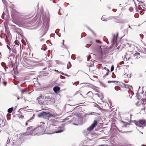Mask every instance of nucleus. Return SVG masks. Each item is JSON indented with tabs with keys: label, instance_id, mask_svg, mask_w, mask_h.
<instances>
[{
	"label": "nucleus",
	"instance_id": "nucleus-1",
	"mask_svg": "<svg viewBox=\"0 0 146 146\" xmlns=\"http://www.w3.org/2000/svg\"><path fill=\"white\" fill-rule=\"evenodd\" d=\"M40 123V125L34 129L33 131L35 133V135L36 134L37 135H39L43 133H45L46 124L45 123L43 122H41Z\"/></svg>",
	"mask_w": 146,
	"mask_h": 146
},
{
	"label": "nucleus",
	"instance_id": "nucleus-2",
	"mask_svg": "<svg viewBox=\"0 0 146 146\" xmlns=\"http://www.w3.org/2000/svg\"><path fill=\"white\" fill-rule=\"evenodd\" d=\"M38 117L42 118L44 119H49L50 117H53L54 115L49 112H45L44 111L39 113L38 115Z\"/></svg>",
	"mask_w": 146,
	"mask_h": 146
},
{
	"label": "nucleus",
	"instance_id": "nucleus-3",
	"mask_svg": "<svg viewBox=\"0 0 146 146\" xmlns=\"http://www.w3.org/2000/svg\"><path fill=\"white\" fill-rule=\"evenodd\" d=\"M45 133L47 134H52L55 133H59L62 131H56L54 129V126L53 125L50 126L46 128H45Z\"/></svg>",
	"mask_w": 146,
	"mask_h": 146
},
{
	"label": "nucleus",
	"instance_id": "nucleus-4",
	"mask_svg": "<svg viewBox=\"0 0 146 146\" xmlns=\"http://www.w3.org/2000/svg\"><path fill=\"white\" fill-rule=\"evenodd\" d=\"M135 123L137 127L143 128L146 126V120L145 119H140L138 121H135Z\"/></svg>",
	"mask_w": 146,
	"mask_h": 146
},
{
	"label": "nucleus",
	"instance_id": "nucleus-5",
	"mask_svg": "<svg viewBox=\"0 0 146 146\" xmlns=\"http://www.w3.org/2000/svg\"><path fill=\"white\" fill-rule=\"evenodd\" d=\"M141 56L140 54L138 52H136L134 54L131 59V63L132 64L136 61V59H138L140 58Z\"/></svg>",
	"mask_w": 146,
	"mask_h": 146
},
{
	"label": "nucleus",
	"instance_id": "nucleus-6",
	"mask_svg": "<svg viewBox=\"0 0 146 146\" xmlns=\"http://www.w3.org/2000/svg\"><path fill=\"white\" fill-rule=\"evenodd\" d=\"M109 52V50L108 49H106L104 50H102L101 52H100L99 56L100 57L102 58L106 56V54Z\"/></svg>",
	"mask_w": 146,
	"mask_h": 146
},
{
	"label": "nucleus",
	"instance_id": "nucleus-7",
	"mask_svg": "<svg viewBox=\"0 0 146 146\" xmlns=\"http://www.w3.org/2000/svg\"><path fill=\"white\" fill-rule=\"evenodd\" d=\"M97 121L96 120L94 121L92 125L87 129V130L89 131H91L97 126Z\"/></svg>",
	"mask_w": 146,
	"mask_h": 146
},
{
	"label": "nucleus",
	"instance_id": "nucleus-8",
	"mask_svg": "<svg viewBox=\"0 0 146 146\" xmlns=\"http://www.w3.org/2000/svg\"><path fill=\"white\" fill-rule=\"evenodd\" d=\"M33 130L34 129L32 126L29 127L28 128L26 134V135H35V133L33 131Z\"/></svg>",
	"mask_w": 146,
	"mask_h": 146
},
{
	"label": "nucleus",
	"instance_id": "nucleus-9",
	"mask_svg": "<svg viewBox=\"0 0 146 146\" xmlns=\"http://www.w3.org/2000/svg\"><path fill=\"white\" fill-rule=\"evenodd\" d=\"M131 54L132 55V53H131V52H129L127 53L126 54V55H125V58H126V59L129 60V61L130 62H131V59L132 58V57H131Z\"/></svg>",
	"mask_w": 146,
	"mask_h": 146
},
{
	"label": "nucleus",
	"instance_id": "nucleus-10",
	"mask_svg": "<svg viewBox=\"0 0 146 146\" xmlns=\"http://www.w3.org/2000/svg\"><path fill=\"white\" fill-rule=\"evenodd\" d=\"M142 100L143 102V104H142L141 105L143 106V108L141 109V111L143 110L146 112V99H143Z\"/></svg>",
	"mask_w": 146,
	"mask_h": 146
},
{
	"label": "nucleus",
	"instance_id": "nucleus-11",
	"mask_svg": "<svg viewBox=\"0 0 146 146\" xmlns=\"http://www.w3.org/2000/svg\"><path fill=\"white\" fill-rule=\"evenodd\" d=\"M44 96L41 94L39 97L37 98L36 100L38 101V103L40 104H43V102L41 100V99H43L44 98Z\"/></svg>",
	"mask_w": 146,
	"mask_h": 146
},
{
	"label": "nucleus",
	"instance_id": "nucleus-12",
	"mask_svg": "<svg viewBox=\"0 0 146 146\" xmlns=\"http://www.w3.org/2000/svg\"><path fill=\"white\" fill-rule=\"evenodd\" d=\"M44 98L45 99H47V100L48 101H50L52 102H54L55 100L54 98H52V96H46Z\"/></svg>",
	"mask_w": 146,
	"mask_h": 146
},
{
	"label": "nucleus",
	"instance_id": "nucleus-13",
	"mask_svg": "<svg viewBox=\"0 0 146 146\" xmlns=\"http://www.w3.org/2000/svg\"><path fill=\"white\" fill-rule=\"evenodd\" d=\"M60 88L58 86H55L54 87L53 89L55 93H57L60 90Z\"/></svg>",
	"mask_w": 146,
	"mask_h": 146
},
{
	"label": "nucleus",
	"instance_id": "nucleus-14",
	"mask_svg": "<svg viewBox=\"0 0 146 146\" xmlns=\"http://www.w3.org/2000/svg\"><path fill=\"white\" fill-rule=\"evenodd\" d=\"M5 122L2 119H0V127H3L5 125Z\"/></svg>",
	"mask_w": 146,
	"mask_h": 146
},
{
	"label": "nucleus",
	"instance_id": "nucleus-15",
	"mask_svg": "<svg viewBox=\"0 0 146 146\" xmlns=\"http://www.w3.org/2000/svg\"><path fill=\"white\" fill-rule=\"evenodd\" d=\"M118 35H114L113 37V38L112 39V41L113 42H115L117 41V36Z\"/></svg>",
	"mask_w": 146,
	"mask_h": 146
},
{
	"label": "nucleus",
	"instance_id": "nucleus-16",
	"mask_svg": "<svg viewBox=\"0 0 146 146\" xmlns=\"http://www.w3.org/2000/svg\"><path fill=\"white\" fill-rule=\"evenodd\" d=\"M92 95V93L91 91L89 92L86 94V95L88 97H91Z\"/></svg>",
	"mask_w": 146,
	"mask_h": 146
},
{
	"label": "nucleus",
	"instance_id": "nucleus-17",
	"mask_svg": "<svg viewBox=\"0 0 146 146\" xmlns=\"http://www.w3.org/2000/svg\"><path fill=\"white\" fill-rule=\"evenodd\" d=\"M101 19L102 21H105L107 20V18H106V16L103 15L102 16Z\"/></svg>",
	"mask_w": 146,
	"mask_h": 146
},
{
	"label": "nucleus",
	"instance_id": "nucleus-18",
	"mask_svg": "<svg viewBox=\"0 0 146 146\" xmlns=\"http://www.w3.org/2000/svg\"><path fill=\"white\" fill-rule=\"evenodd\" d=\"M27 89L25 88L24 89H21V91L22 94H23L24 93L26 92L27 91Z\"/></svg>",
	"mask_w": 146,
	"mask_h": 146
},
{
	"label": "nucleus",
	"instance_id": "nucleus-19",
	"mask_svg": "<svg viewBox=\"0 0 146 146\" xmlns=\"http://www.w3.org/2000/svg\"><path fill=\"white\" fill-rule=\"evenodd\" d=\"M13 110V107H12L11 108H10L7 111L8 113H11Z\"/></svg>",
	"mask_w": 146,
	"mask_h": 146
},
{
	"label": "nucleus",
	"instance_id": "nucleus-20",
	"mask_svg": "<svg viewBox=\"0 0 146 146\" xmlns=\"http://www.w3.org/2000/svg\"><path fill=\"white\" fill-rule=\"evenodd\" d=\"M110 108L111 110H114V111H115V110H116V109H115V107L114 106H111V105H110Z\"/></svg>",
	"mask_w": 146,
	"mask_h": 146
},
{
	"label": "nucleus",
	"instance_id": "nucleus-21",
	"mask_svg": "<svg viewBox=\"0 0 146 146\" xmlns=\"http://www.w3.org/2000/svg\"><path fill=\"white\" fill-rule=\"evenodd\" d=\"M72 66V65L71 64L70 62H68L67 64V68L68 69H69Z\"/></svg>",
	"mask_w": 146,
	"mask_h": 146
},
{
	"label": "nucleus",
	"instance_id": "nucleus-22",
	"mask_svg": "<svg viewBox=\"0 0 146 146\" xmlns=\"http://www.w3.org/2000/svg\"><path fill=\"white\" fill-rule=\"evenodd\" d=\"M142 52L146 54V48L144 47L142 48Z\"/></svg>",
	"mask_w": 146,
	"mask_h": 146
},
{
	"label": "nucleus",
	"instance_id": "nucleus-23",
	"mask_svg": "<svg viewBox=\"0 0 146 146\" xmlns=\"http://www.w3.org/2000/svg\"><path fill=\"white\" fill-rule=\"evenodd\" d=\"M42 74H43L44 76H46L48 74V73L46 72L45 73L44 71H43L42 72Z\"/></svg>",
	"mask_w": 146,
	"mask_h": 146
},
{
	"label": "nucleus",
	"instance_id": "nucleus-24",
	"mask_svg": "<svg viewBox=\"0 0 146 146\" xmlns=\"http://www.w3.org/2000/svg\"><path fill=\"white\" fill-rule=\"evenodd\" d=\"M2 83L4 86H6V85L7 82L4 80H3V81L2 82Z\"/></svg>",
	"mask_w": 146,
	"mask_h": 146
},
{
	"label": "nucleus",
	"instance_id": "nucleus-25",
	"mask_svg": "<svg viewBox=\"0 0 146 146\" xmlns=\"http://www.w3.org/2000/svg\"><path fill=\"white\" fill-rule=\"evenodd\" d=\"M127 88L130 90H131V89H133L132 86L129 85L127 86Z\"/></svg>",
	"mask_w": 146,
	"mask_h": 146
},
{
	"label": "nucleus",
	"instance_id": "nucleus-26",
	"mask_svg": "<svg viewBox=\"0 0 146 146\" xmlns=\"http://www.w3.org/2000/svg\"><path fill=\"white\" fill-rule=\"evenodd\" d=\"M114 69V67H113V66L111 67V71L112 72L113 70Z\"/></svg>",
	"mask_w": 146,
	"mask_h": 146
},
{
	"label": "nucleus",
	"instance_id": "nucleus-27",
	"mask_svg": "<svg viewBox=\"0 0 146 146\" xmlns=\"http://www.w3.org/2000/svg\"><path fill=\"white\" fill-rule=\"evenodd\" d=\"M115 81H108V83H113L115 82Z\"/></svg>",
	"mask_w": 146,
	"mask_h": 146
},
{
	"label": "nucleus",
	"instance_id": "nucleus-28",
	"mask_svg": "<svg viewBox=\"0 0 146 146\" xmlns=\"http://www.w3.org/2000/svg\"><path fill=\"white\" fill-rule=\"evenodd\" d=\"M124 62L123 61H121V62H120L119 63V64L120 65H122V64H124Z\"/></svg>",
	"mask_w": 146,
	"mask_h": 146
},
{
	"label": "nucleus",
	"instance_id": "nucleus-29",
	"mask_svg": "<svg viewBox=\"0 0 146 146\" xmlns=\"http://www.w3.org/2000/svg\"><path fill=\"white\" fill-rule=\"evenodd\" d=\"M24 117V116L23 115H21L20 117H19V118H21V119H22Z\"/></svg>",
	"mask_w": 146,
	"mask_h": 146
},
{
	"label": "nucleus",
	"instance_id": "nucleus-30",
	"mask_svg": "<svg viewBox=\"0 0 146 146\" xmlns=\"http://www.w3.org/2000/svg\"><path fill=\"white\" fill-rule=\"evenodd\" d=\"M127 76L128 78H130L131 77L129 75L127 74Z\"/></svg>",
	"mask_w": 146,
	"mask_h": 146
},
{
	"label": "nucleus",
	"instance_id": "nucleus-31",
	"mask_svg": "<svg viewBox=\"0 0 146 146\" xmlns=\"http://www.w3.org/2000/svg\"><path fill=\"white\" fill-rule=\"evenodd\" d=\"M112 126H114L115 125V123H113L112 124Z\"/></svg>",
	"mask_w": 146,
	"mask_h": 146
},
{
	"label": "nucleus",
	"instance_id": "nucleus-32",
	"mask_svg": "<svg viewBox=\"0 0 146 146\" xmlns=\"http://www.w3.org/2000/svg\"><path fill=\"white\" fill-rule=\"evenodd\" d=\"M64 40H63L62 41V43H63V45L64 44Z\"/></svg>",
	"mask_w": 146,
	"mask_h": 146
},
{
	"label": "nucleus",
	"instance_id": "nucleus-33",
	"mask_svg": "<svg viewBox=\"0 0 146 146\" xmlns=\"http://www.w3.org/2000/svg\"><path fill=\"white\" fill-rule=\"evenodd\" d=\"M108 73L109 72H107L106 74L105 75V76H107V75H108Z\"/></svg>",
	"mask_w": 146,
	"mask_h": 146
},
{
	"label": "nucleus",
	"instance_id": "nucleus-34",
	"mask_svg": "<svg viewBox=\"0 0 146 146\" xmlns=\"http://www.w3.org/2000/svg\"><path fill=\"white\" fill-rule=\"evenodd\" d=\"M28 125V123L27 122L26 123V124H25V125Z\"/></svg>",
	"mask_w": 146,
	"mask_h": 146
},
{
	"label": "nucleus",
	"instance_id": "nucleus-35",
	"mask_svg": "<svg viewBox=\"0 0 146 146\" xmlns=\"http://www.w3.org/2000/svg\"><path fill=\"white\" fill-rule=\"evenodd\" d=\"M141 146H146V145H142Z\"/></svg>",
	"mask_w": 146,
	"mask_h": 146
},
{
	"label": "nucleus",
	"instance_id": "nucleus-36",
	"mask_svg": "<svg viewBox=\"0 0 146 146\" xmlns=\"http://www.w3.org/2000/svg\"><path fill=\"white\" fill-rule=\"evenodd\" d=\"M51 65L49 64V65L48 67H51Z\"/></svg>",
	"mask_w": 146,
	"mask_h": 146
},
{
	"label": "nucleus",
	"instance_id": "nucleus-37",
	"mask_svg": "<svg viewBox=\"0 0 146 146\" xmlns=\"http://www.w3.org/2000/svg\"><path fill=\"white\" fill-rule=\"evenodd\" d=\"M46 26H47V29H48V25H46Z\"/></svg>",
	"mask_w": 146,
	"mask_h": 146
},
{
	"label": "nucleus",
	"instance_id": "nucleus-38",
	"mask_svg": "<svg viewBox=\"0 0 146 146\" xmlns=\"http://www.w3.org/2000/svg\"><path fill=\"white\" fill-rule=\"evenodd\" d=\"M96 41H97V42H100V41L99 40H96Z\"/></svg>",
	"mask_w": 146,
	"mask_h": 146
},
{
	"label": "nucleus",
	"instance_id": "nucleus-39",
	"mask_svg": "<svg viewBox=\"0 0 146 146\" xmlns=\"http://www.w3.org/2000/svg\"><path fill=\"white\" fill-rule=\"evenodd\" d=\"M46 69V68H44V69H43V70H45V69Z\"/></svg>",
	"mask_w": 146,
	"mask_h": 146
},
{
	"label": "nucleus",
	"instance_id": "nucleus-40",
	"mask_svg": "<svg viewBox=\"0 0 146 146\" xmlns=\"http://www.w3.org/2000/svg\"><path fill=\"white\" fill-rule=\"evenodd\" d=\"M55 71H56V72H58V70H55Z\"/></svg>",
	"mask_w": 146,
	"mask_h": 146
},
{
	"label": "nucleus",
	"instance_id": "nucleus-41",
	"mask_svg": "<svg viewBox=\"0 0 146 146\" xmlns=\"http://www.w3.org/2000/svg\"><path fill=\"white\" fill-rule=\"evenodd\" d=\"M30 120H28V121H28V122H29V121H30Z\"/></svg>",
	"mask_w": 146,
	"mask_h": 146
},
{
	"label": "nucleus",
	"instance_id": "nucleus-42",
	"mask_svg": "<svg viewBox=\"0 0 146 146\" xmlns=\"http://www.w3.org/2000/svg\"><path fill=\"white\" fill-rule=\"evenodd\" d=\"M61 74H63V73H61Z\"/></svg>",
	"mask_w": 146,
	"mask_h": 146
}]
</instances>
